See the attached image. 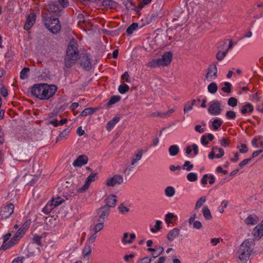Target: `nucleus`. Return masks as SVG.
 I'll return each mask as SVG.
<instances>
[{
    "label": "nucleus",
    "mask_w": 263,
    "mask_h": 263,
    "mask_svg": "<svg viewBox=\"0 0 263 263\" xmlns=\"http://www.w3.org/2000/svg\"><path fill=\"white\" fill-rule=\"evenodd\" d=\"M57 90L54 85L40 83L34 85L31 88V93L40 100H48L52 97Z\"/></svg>",
    "instance_id": "f257e3e1"
},
{
    "label": "nucleus",
    "mask_w": 263,
    "mask_h": 263,
    "mask_svg": "<svg viewBox=\"0 0 263 263\" xmlns=\"http://www.w3.org/2000/svg\"><path fill=\"white\" fill-rule=\"evenodd\" d=\"M78 57V44L75 41H71L69 43L66 51V55L65 58V66L70 67L77 61Z\"/></svg>",
    "instance_id": "f03ea898"
},
{
    "label": "nucleus",
    "mask_w": 263,
    "mask_h": 263,
    "mask_svg": "<svg viewBox=\"0 0 263 263\" xmlns=\"http://www.w3.org/2000/svg\"><path fill=\"white\" fill-rule=\"evenodd\" d=\"M254 245V240L251 239H246L240 245L238 250V254L239 259L243 263L246 262L249 259Z\"/></svg>",
    "instance_id": "7ed1b4c3"
},
{
    "label": "nucleus",
    "mask_w": 263,
    "mask_h": 263,
    "mask_svg": "<svg viewBox=\"0 0 263 263\" xmlns=\"http://www.w3.org/2000/svg\"><path fill=\"white\" fill-rule=\"evenodd\" d=\"M43 19L46 28L52 33H57L61 30V25L58 18H51L48 13H45Z\"/></svg>",
    "instance_id": "20e7f679"
},
{
    "label": "nucleus",
    "mask_w": 263,
    "mask_h": 263,
    "mask_svg": "<svg viewBox=\"0 0 263 263\" xmlns=\"http://www.w3.org/2000/svg\"><path fill=\"white\" fill-rule=\"evenodd\" d=\"M209 113L213 116H218L222 112L221 102L217 100H213L209 103Z\"/></svg>",
    "instance_id": "39448f33"
},
{
    "label": "nucleus",
    "mask_w": 263,
    "mask_h": 263,
    "mask_svg": "<svg viewBox=\"0 0 263 263\" xmlns=\"http://www.w3.org/2000/svg\"><path fill=\"white\" fill-rule=\"evenodd\" d=\"M50 14L55 16L61 15L62 11L57 2L51 1L46 5L45 8Z\"/></svg>",
    "instance_id": "423d86ee"
},
{
    "label": "nucleus",
    "mask_w": 263,
    "mask_h": 263,
    "mask_svg": "<svg viewBox=\"0 0 263 263\" xmlns=\"http://www.w3.org/2000/svg\"><path fill=\"white\" fill-rule=\"evenodd\" d=\"M25 233V232L24 230H22L21 228H20L15 233L14 236L9 241V243H10V245H4L2 246L1 248L4 250L8 249L10 247L16 243L18 240L24 235Z\"/></svg>",
    "instance_id": "0eeeda50"
},
{
    "label": "nucleus",
    "mask_w": 263,
    "mask_h": 263,
    "mask_svg": "<svg viewBox=\"0 0 263 263\" xmlns=\"http://www.w3.org/2000/svg\"><path fill=\"white\" fill-rule=\"evenodd\" d=\"M123 182L124 179L123 177L118 174L106 179L105 184L107 186H114L117 185L121 184Z\"/></svg>",
    "instance_id": "6e6552de"
},
{
    "label": "nucleus",
    "mask_w": 263,
    "mask_h": 263,
    "mask_svg": "<svg viewBox=\"0 0 263 263\" xmlns=\"http://www.w3.org/2000/svg\"><path fill=\"white\" fill-rule=\"evenodd\" d=\"M217 63L216 62L213 65H211L208 68V72L205 75V79L208 81H211L215 80L217 77Z\"/></svg>",
    "instance_id": "1a4fd4ad"
},
{
    "label": "nucleus",
    "mask_w": 263,
    "mask_h": 263,
    "mask_svg": "<svg viewBox=\"0 0 263 263\" xmlns=\"http://www.w3.org/2000/svg\"><path fill=\"white\" fill-rule=\"evenodd\" d=\"M14 206L12 203H9L1 211L0 219L4 220L9 218L13 213Z\"/></svg>",
    "instance_id": "9d476101"
},
{
    "label": "nucleus",
    "mask_w": 263,
    "mask_h": 263,
    "mask_svg": "<svg viewBox=\"0 0 263 263\" xmlns=\"http://www.w3.org/2000/svg\"><path fill=\"white\" fill-rule=\"evenodd\" d=\"M110 209L107 206H103L99 208L97 211V213L99 215L98 221H104L105 218H107L109 215Z\"/></svg>",
    "instance_id": "9b49d317"
},
{
    "label": "nucleus",
    "mask_w": 263,
    "mask_h": 263,
    "mask_svg": "<svg viewBox=\"0 0 263 263\" xmlns=\"http://www.w3.org/2000/svg\"><path fill=\"white\" fill-rule=\"evenodd\" d=\"M80 65L87 70L91 68L90 59L88 53L83 54V56L80 58Z\"/></svg>",
    "instance_id": "f8f14e48"
},
{
    "label": "nucleus",
    "mask_w": 263,
    "mask_h": 263,
    "mask_svg": "<svg viewBox=\"0 0 263 263\" xmlns=\"http://www.w3.org/2000/svg\"><path fill=\"white\" fill-rule=\"evenodd\" d=\"M143 150L141 149H140L138 151L137 153L135 154L132 158H131V164H130V167L128 168L127 166H126L125 168L124 172L128 170L129 172L131 171L132 169L133 168V167H132L133 165H135L138 161H139L142 156L143 155Z\"/></svg>",
    "instance_id": "ddd939ff"
},
{
    "label": "nucleus",
    "mask_w": 263,
    "mask_h": 263,
    "mask_svg": "<svg viewBox=\"0 0 263 263\" xmlns=\"http://www.w3.org/2000/svg\"><path fill=\"white\" fill-rule=\"evenodd\" d=\"M173 54L171 52L164 53L161 58L159 59L161 66H167L172 60Z\"/></svg>",
    "instance_id": "4468645a"
},
{
    "label": "nucleus",
    "mask_w": 263,
    "mask_h": 263,
    "mask_svg": "<svg viewBox=\"0 0 263 263\" xmlns=\"http://www.w3.org/2000/svg\"><path fill=\"white\" fill-rule=\"evenodd\" d=\"M88 158L84 155L79 156L72 163L73 166L81 167L86 164L88 162Z\"/></svg>",
    "instance_id": "2eb2a0df"
},
{
    "label": "nucleus",
    "mask_w": 263,
    "mask_h": 263,
    "mask_svg": "<svg viewBox=\"0 0 263 263\" xmlns=\"http://www.w3.org/2000/svg\"><path fill=\"white\" fill-rule=\"evenodd\" d=\"M36 20V15L34 13H31L27 17L26 22L24 28L26 30H29L33 25Z\"/></svg>",
    "instance_id": "dca6fc26"
},
{
    "label": "nucleus",
    "mask_w": 263,
    "mask_h": 263,
    "mask_svg": "<svg viewBox=\"0 0 263 263\" xmlns=\"http://www.w3.org/2000/svg\"><path fill=\"white\" fill-rule=\"evenodd\" d=\"M253 234L255 237L259 238L263 236V220L254 228Z\"/></svg>",
    "instance_id": "f3484780"
},
{
    "label": "nucleus",
    "mask_w": 263,
    "mask_h": 263,
    "mask_svg": "<svg viewBox=\"0 0 263 263\" xmlns=\"http://www.w3.org/2000/svg\"><path fill=\"white\" fill-rule=\"evenodd\" d=\"M116 196L114 195H109L105 199L106 204L104 206H107L109 209L110 208L114 207L116 205Z\"/></svg>",
    "instance_id": "a211bd4d"
},
{
    "label": "nucleus",
    "mask_w": 263,
    "mask_h": 263,
    "mask_svg": "<svg viewBox=\"0 0 263 263\" xmlns=\"http://www.w3.org/2000/svg\"><path fill=\"white\" fill-rule=\"evenodd\" d=\"M180 230L178 228H174L170 231L167 235V238L170 241H172L178 237L180 234Z\"/></svg>",
    "instance_id": "6ab92c4d"
},
{
    "label": "nucleus",
    "mask_w": 263,
    "mask_h": 263,
    "mask_svg": "<svg viewBox=\"0 0 263 263\" xmlns=\"http://www.w3.org/2000/svg\"><path fill=\"white\" fill-rule=\"evenodd\" d=\"M258 221V217L254 214L249 215L245 220V223L247 225H254Z\"/></svg>",
    "instance_id": "aec40b11"
},
{
    "label": "nucleus",
    "mask_w": 263,
    "mask_h": 263,
    "mask_svg": "<svg viewBox=\"0 0 263 263\" xmlns=\"http://www.w3.org/2000/svg\"><path fill=\"white\" fill-rule=\"evenodd\" d=\"M120 118L118 117H115L112 120L109 121L106 125V128L108 131L111 129L115 126V125L119 121Z\"/></svg>",
    "instance_id": "412c9836"
},
{
    "label": "nucleus",
    "mask_w": 263,
    "mask_h": 263,
    "mask_svg": "<svg viewBox=\"0 0 263 263\" xmlns=\"http://www.w3.org/2000/svg\"><path fill=\"white\" fill-rule=\"evenodd\" d=\"M99 108L89 107L84 109L80 115V116H86L89 115H92L99 110Z\"/></svg>",
    "instance_id": "4be33fe9"
},
{
    "label": "nucleus",
    "mask_w": 263,
    "mask_h": 263,
    "mask_svg": "<svg viewBox=\"0 0 263 263\" xmlns=\"http://www.w3.org/2000/svg\"><path fill=\"white\" fill-rule=\"evenodd\" d=\"M202 212L203 213V215L206 220H210L212 219V216L210 212V210H209L208 206H204L202 208Z\"/></svg>",
    "instance_id": "5701e85b"
},
{
    "label": "nucleus",
    "mask_w": 263,
    "mask_h": 263,
    "mask_svg": "<svg viewBox=\"0 0 263 263\" xmlns=\"http://www.w3.org/2000/svg\"><path fill=\"white\" fill-rule=\"evenodd\" d=\"M179 152V147L177 145H172L168 148V152L171 156H175Z\"/></svg>",
    "instance_id": "b1692460"
},
{
    "label": "nucleus",
    "mask_w": 263,
    "mask_h": 263,
    "mask_svg": "<svg viewBox=\"0 0 263 263\" xmlns=\"http://www.w3.org/2000/svg\"><path fill=\"white\" fill-rule=\"evenodd\" d=\"M208 90L209 92L212 94L215 93L218 90V86L216 83L212 82L208 86Z\"/></svg>",
    "instance_id": "393cba45"
},
{
    "label": "nucleus",
    "mask_w": 263,
    "mask_h": 263,
    "mask_svg": "<svg viewBox=\"0 0 263 263\" xmlns=\"http://www.w3.org/2000/svg\"><path fill=\"white\" fill-rule=\"evenodd\" d=\"M175 193V190L173 186H167L165 189V194L168 197H173Z\"/></svg>",
    "instance_id": "a878e982"
},
{
    "label": "nucleus",
    "mask_w": 263,
    "mask_h": 263,
    "mask_svg": "<svg viewBox=\"0 0 263 263\" xmlns=\"http://www.w3.org/2000/svg\"><path fill=\"white\" fill-rule=\"evenodd\" d=\"M253 107L252 105L250 103H248L246 105L243 106L241 112L243 114H245L247 112H251L253 111Z\"/></svg>",
    "instance_id": "bb28decb"
},
{
    "label": "nucleus",
    "mask_w": 263,
    "mask_h": 263,
    "mask_svg": "<svg viewBox=\"0 0 263 263\" xmlns=\"http://www.w3.org/2000/svg\"><path fill=\"white\" fill-rule=\"evenodd\" d=\"M138 24L134 23L132 24L126 29V32L128 35H131L138 28Z\"/></svg>",
    "instance_id": "cd10ccee"
},
{
    "label": "nucleus",
    "mask_w": 263,
    "mask_h": 263,
    "mask_svg": "<svg viewBox=\"0 0 263 263\" xmlns=\"http://www.w3.org/2000/svg\"><path fill=\"white\" fill-rule=\"evenodd\" d=\"M71 130V128L70 127H67L65 129L60 135V136L57 138V140H59L62 139L66 138L67 136L69 134Z\"/></svg>",
    "instance_id": "c85d7f7f"
},
{
    "label": "nucleus",
    "mask_w": 263,
    "mask_h": 263,
    "mask_svg": "<svg viewBox=\"0 0 263 263\" xmlns=\"http://www.w3.org/2000/svg\"><path fill=\"white\" fill-rule=\"evenodd\" d=\"M54 208L53 206L51 204V202H49L43 209L42 211L45 214H48L50 213Z\"/></svg>",
    "instance_id": "c756f323"
},
{
    "label": "nucleus",
    "mask_w": 263,
    "mask_h": 263,
    "mask_svg": "<svg viewBox=\"0 0 263 263\" xmlns=\"http://www.w3.org/2000/svg\"><path fill=\"white\" fill-rule=\"evenodd\" d=\"M91 252V247L88 245H86L83 249L82 254L84 257L89 256Z\"/></svg>",
    "instance_id": "7c9ffc66"
},
{
    "label": "nucleus",
    "mask_w": 263,
    "mask_h": 263,
    "mask_svg": "<svg viewBox=\"0 0 263 263\" xmlns=\"http://www.w3.org/2000/svg\"><path fill=\"white\" fill-rule=\"evenodd\" d=\"M121 99V97L120 96H115L112 97L110 100L108 101L107 103V105L108 106H110L116 103L117 102H119Z\"/></svg>",
    "instance_id": "2f4dec72"
},
{
    "label": "nucleus",
    "mask_w": 263,
    "mask_h": 263,
    "mask_svg": "<svg viewBox=\"0 0 263 263\" xmlns=\"http://www.w3.org/2000/svg\"><path fill=\"white\" fill-rule=\"evenodd\" d=\"M102 4L103 6L111 8L115 4V2L111 0H101Z\"/></svg>",
    "instance_id": "473e14b6"
},
{
    "label": "nucleus",
    "mask_w": 263,
    "mask_h": 263,
    "mask_svg": "<svg viewBox=\"0 0 263 263\" xmlns=\"http://www.w3.org/2000/svg\"><path fill=\"white\" fill-rule=\"evenodd\" d=\"M224 86L221 88V90L225 93H229L231 91L232 85L228 82L224 83Z\"/></svg>",
    "instance_id": "72a5a7b5"
},
{
    "label": "nucleus",
    "mask_w": 263,
    "mask_h": 263,
    "mask_svg": "<svg viewBox=\"0 0 263 263\" xmlns=\"http://www.w3.org/2000/svg\"><path fill=\"white\" fill-rule=\"evenodd\" d=\"M206 198L205 196L201 197L196 202L195 205V210L199 209L202 204L205 202Z\"/></svg>",
    "instance_id": "f704fd0d"
},
{
    "label": "nucleus",
    "mask_w": 263,
    "mask_h": 263,
    "mask_svg": "<svg viewBox=\"0 0 263 263\" xmlns=\"http://www.w3.org/2000/svg\"><path fill=\"white\" fill-rule=\"evenodd\" d=\"M186 178L190 182H194L197 180V174L195 173H190L187 175Z\"/></svg>",
    "instance_id": "c9c22d12"
},
{
    "label": "nucleus",
    "mask_w": 263,
    "mask_h": 263,
    "mask_svg": "<svg viewBox=\"0 0 263 263\" xmlns=\"http://www.w3.org/2000/svg\"><path fill=\"white\" fill-rule=\"evenodd\" d=\"M104 227V222L103 221H99V223H97L93 228V231L95 234H97L98 232L100 231L103 229Z\"/></svg>",
    "instance_id": "e433bc0d"
},
{
    "label": "nucleus",
    "mask_w": 263,
    "mask_h": 263,
    "mask_svg": "<svg viewBox=\"0 0 263 263\" xmlns=\"http://www.w3.org/2000/svg\"><path fill=\"white\" fill-rule=\"evenodd\" d=\"M129 90V87L126 84H123L120 85L118 88V91L121 94H124L127 92Z\"/></svg>",
    "instance_id": "4c0bfd02"
},
{
    "label": "nucleus",
    "mask_w": 263,
    "mask_h": 263,
    "mask_svg": "<svg viewBox=\"0 0 263 263\" xmlns=\"http://www.w3.org/2000/svg\"><path fill=\"white\" fill-rule=\"evenodd\" d=\"M160 61L159 59L153 60L147 64V66L151 68L156 67L157 66H160Z\"/></svg>",
    "instance_id": "58836bf2"
},
{
    "label": "nucleus",
    "mask_w": 263,
    "mask_h": 263,
    "mask_svg": "<svg viewBox=\"0 0 263 263\" xmlns=\"http://www.w3.org/2000/svg\"><path fill=\"white\" fill-rule=\"evenodd\" d=\"M161 223H162V222L160 220H157L156 221V224L154 226V227L151 228V230H150L151 231L152 233H156L157 232H158V231H159L161 228L160 226H161Z\"/></svg>",
    "instance_id": "ea45409f"
},
{
    "label": "nucleus",
    "mask_w": 263,
    "mask_h": 263,
    "mask_svg": "<svg viewBox=\"0 0 263 263\" xmlns=\"http://www.w3.org/2000/svg\"><path fill=\"white\" fill-rule=\"evenodd\" d=\"M222 124V121L219 119H215L213 120L212 122V125L213 128L215 130H217L219 127L221 126Z\"/></svg>",
    "instance_id": "a19ab883"
},
{
    "label": "nucleus",
    "mask_w": 263,
    "mask_h": 263,
    "mask_svg": "<svg viewBox=\"0 0 263 263\" xmlns=\"http://www.w3.org/2000/svg\"><path fill=\"white\" fill-rule=\"evenodd\" d=\"M227 53V51L221 52L220 50H219L216 55V59L219 61H221L225 58Z\"/></svg>",
    "instance_id": "79ce46f5"
},
{
    "label": "nucleus",
    "mask_w": 263,
    "mask_h": 263,
    "mask_svg": "<svg viewBox=\"0 0 263 263\" xmlns=\"http://www.w3.org/2000/svg\"><path fill=\"white\" fill-rule=\"evenodd\" d=\"M182 169L187 171H191L193 168V165L189 161H186L182 166Z\"/></svg>",
    "instance_id": "37998d69"
},
{
    "label": "nucleus",
    "mask_w": 263,
    "mask_h": 263,
    "mask_svg": "<svg viewBox=\"0 0 263 263\" xmlns=\"http://www.w3.org/2000/svg\"><path fill=\"white\" fill-rule=\"evenodd\" d=\"M42 238V236L37 235H33L32 238V242L37 244L39 246H42L41 239Z\"/></svg>",
    "instance_id": "c03bdc74"
},
{
    "label": "nucleus",
    "mask_w": 263,
    "mask_h": 263,
    "mask_svg": "<svg viewBox=\"0 0 263 263\" xmlns=\"http://www.w3.org/2000/svg\"><path fill=\"white\" fill-rule=\"evenodd\" d=\"M29 68H24L20 72V78L21 79H25L27 78V73L29 71Z\"/></svg>",
    "instance_id": "a18cd8bd"
},
{
    "label": "nucleus",
    "mask_w": 263,
    "mask_h": 263,
    "mask_svg": "<svg viewBox=\"0 0 263 263\" xmlns=\"http://www.w3.org/2000/svg\"><path fill=\"white\" fill-rule=\"evenodd\" d=\"M228 104L232 107H235L237 105V100L236 98L231 97L228 100Z\"/></svg>",
    "instance_id": "49530a36"
},
{
    "label": "nucleus",
    "mask_w": 263,
    "mask_h": 263,
    "mask_svg": "<svg viewBox=\"0 0 263 263\" xmlns=\"http://www.w3.org/2000/svg\"><path fill=\"white\" fill-rule=\"evenodd\" d=\"M64 201L63 200L61 199L60 198H57V199H53L50 202L51 204L55 208L57 206L59 205Z\"/></svg>",
    "instance_id": "de8ad7c7"
},
{
    "label": "nucleus",
    "mask_w": 263,
    "mask_h": 263,
    "mask_svg": "<svg viewBox=\"0 0 263 263\" xmlns=\"http://www.w3.org/2000/svg\"><path fill=\"white\" fill-rule=\"evenodd\" d=\"M118 209H119V212L122 214H126V213H127L129 210L128 208H127V207L125 206L123 204H120L119 206H118Z\"/></svg>",
    "instance_id": "09e8293b"
},
{
    "label": "nucleus",
    "mask_w": 263,
    "mask_h": 263,
    "mask_svg": "<svg viewBox=\"0 0 263 263\" xmlns=\"http://www.w3.org/2000/svg\"><path fill=\"white\" fill-rule=\"evenodd\" d=\"M97 176V173H92L86 179V181H87L89 184L92 182L95 181Z\"/></svg>",
    "instance_id": "8fccbe9b"
},
{
    "label": "nucleus",
    "mask_w": 263,
    "mask_h": 263,
    "mask_svg": "<svg viewBox=\"0 0 263 263\" xmlns=\"http://www.w3.org/2000/svg\"><path fill=\"white\" fill-rule=\"evenodd\" d=\"M123 4L125 6L127 10L133 9L132 6L133 5V0H127L123 2Z\"/></svg>",
    "instance_id": "3c124183"
},
{
    "label": "nucleus",
    "mask_w": 263,
    "mask_h": 263,
    "mask_svg": "<svg viewBox=\"0 0 263 263\" xmlns=\"http://www.w3.org/2000/svg\"><path fill=\"white\" fill-rule=\"evenodd\" d=\"M228 201L227 200H223L221 203V206L219 207V211L220 213H222L224 212V208L227 206Z\"/></svg>",
    "instance_id": "603ef678"
},
{
    "label": "nucleus",
    "mask_w": 263,
    "mask_h": 263,
    "mask_svg": "<svg viewBox=\"0 0 263 263\" xmlns=\"http://www.w3.org/2000/svg\"><path fill=\"white\" fill-rule=\"evenodd\" d=\"M226 117L228 119H234L236 118V113L232 110L228 111L226 114Z\"/></svg>",
    "instance_id": "864d4df0"
},
{
    "label": "nucleus",
    "mask_w": 263,
    "mask_h": 263,
    "mask_svg": "<svg viewBox=\"0 0 263 263\" xmlns=\"http://www.w3.org/2000/svg\"><path fill=\"white\" fill-rule=\"evenodd\" d=\"M128 233H124L123 234V238L122 239V241L123 243H132V240H129L128 239Z\"/></svg>",
    "instance_id": "5fc2aeb1"
},
{
    "label": "nucleus",
    "mask_w": 263,
    "mask_h": 263,
    "mask_svg": "<svg viewBox=\"0 0 263 263\" xmlns=\"http://www.w3.org/2000/svg\"><path fill=\"white\" fill-rule=\"evenodd\" d=\"M217 149H218L217 147H216V146L213 147V148L212 149V151L210 152V153L209 154V156H208V157L210 159H213L214 158H216L215 151H217Z\"/></svg>",
    "instance_id": "6e6d98bb"
},
{
    "label": "nucleus",
    "mask_w": 263,
    "mask_h": 263,
    "mask_svg": "<svg viewBox=\"0 0 263 263\" xmlns=\"http://www.w3.org/2000/svg\"><path fill=\"white\" fill-rule=\"evenodd\" d=\"M58 3V4H60V7L63 10V8H65L68 6V0H59Z\"/></svg>",
    "instance_id": "4d7b16f0"
},
{
    "label": "nucleus",
    "mask_w": 263,
    "mask_h": 263,
    "mask_svg": "<svg viewBox=\"0 0 263 263\" xmlns=\"http://www.w3.org/2000/svg\"><path fill=\"white\" fill-rule=\"evenodd\" d=\"M151 258L148 256L144 257L139 260L138 263H151Z\"/></svg>",
    "instance_id": "13d9d810"
},
{
    "label": "nucleus",
    "mask_w": 263,
    "mask_h": 263,
    "mask_svg": "<svg viewBox=\"0 0 263 263\" xmlns=\"http://www.w3.org/2000/svg\"><path fill=\"white\" fill-rule=\"evenodd\" d=\"M30 223H31L30 220H27L20 228H21L22 229L24 230V231L26 232V230L29 228Z\"/></svg>",
    "instance_id": "bf43d9fd"
},
{
    "label": "nucleus",
    "mask_w": 263,
    "mask_h": 263,
    "mask_svg": "<svg viewBox=\"0 0 263 263\" xmlns=\"http://www.w3.org/2000/svg\"><path fill=\"white\" fill-rule=\"evenodd\" d=\"M151 116L152 117H159L160 118H165L164 117V114L163 112H159V111H156L154 112H153Z\"/></svg>",
    "instance_id": "052dcab7"
},
{
    "label": "nucleus",
    "mask_w": 263,
    "mask_h": 263,
    "mask_svg": "<svg viewBox=\"0 0 263 263\" xmlns=\"http://www.w3.org/2000/svg\"><path fill=\"white\" fill-rule=\"evenodd\" d=\"M192 109L193 106L191 105L189 102H187L184 107V112L185 114Z\"/></svg>",
    "instance_id": "680f3d73"
},
{
    "label": "nucleus",
    "mask_w": 263,
    "mask_h": 263,
    "mask_svg": "<svg viewBox=\"0 0 263 263\" xmlns=\"http://www.w3.org/2000/svg\"><path fill=\"white\" fill-rule=\"evenodd\" d=\"M193 228L196 229H200L202 227V224L199 221L196 220L193 223Z\"/></svg>",
    "instance_id": "e2e57ef3"
},
{
    "label": "nucleus",
    "mask_w": 263,
    "mask_h": 263,
    "mask_svg": "<svg viewBox=\"0 0 263 263\" xmlns=\"http://www.w3.org/2000/svg\"><path fill=\"white\" fill-rule=\"evenodd\" d=\"M218 151V153L216 155V158H221L224 154L223 150L221 148H218L217 149Z\"/></svg>",
    "instance_id": "0e129e2a"
},
{
    "label": "nucleus",
    "mask_w": 263,
    "mask_h": 263,
    "mask_svg": "<svg viewBox=\"0 0 263 263\" xmlns=\"http://www.w3.org/2000/svg\"><path fill=\"white\" fill-rule=\"evenodd\" d=\"M207 136L206 135H203L202 136L201 138V143L204 145H207L209 143L208 141H207Z\"/></svg>",
    "instance_id": "69168bd1"
},
{
    "label": "nucleus",
    "mask_w": 263,
    "mask_h": 263,
    "mask_svg": "<svg viewBox=\"0 0 263 263\" xmlns=\"http://www.w3.org/2000/svg\"><path fill=\"white\" fill-rule=\"evenodd\" d=\"M229 144V140L224 138H222L221 140V145L222 146L227 147Z\"/></svg>",
    "instance_id": "338daca9"
},
{
    "label": "nucleus",
    "mask_w": 263,
    "mask_h": 263,
    "mask_svg": "<svg viewBox=\"0 0 263 263\" xmlns=\"http://www.w3.org/2000/svg\"><path fill=\"white\" fill-rule=\"evenodd\" d=\"M23 259H24L23 257H18L15 258L12 261V263H23Z\"/></svg>",
    "instance_id": "774afa93"
}]
</instances>
